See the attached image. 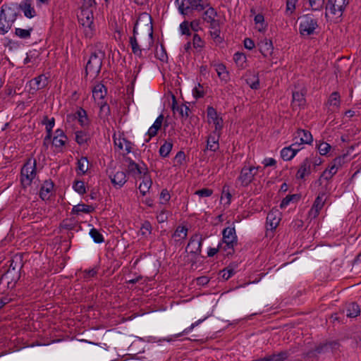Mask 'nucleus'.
Wrapping results in <instances>:
<instances>
[{"label": "nucleus", "instance_id": "obj_46", "mask_svg": "<svg viewBox=\"0 0 361 361\" xmlns=\"http://www.w3.org/2000/svg\"><path fill=\"white\" fill-rule=\"evenodd\" d=\"M32 30V27H29L27 29L16 28L15 35L21 39H29Z\"/></svg>", "mask_w": 361, "mask_h": 361}, {"label": "nucleus", "instance_id": "obj_42", "mask_svg": "<svg viewBox=\"0 0 361 361\" xmlns=\"http://www.w3.org/2000/svg\"><path fill=\"white\" fill-rule=\"evenodd\" d=\"M207 8H208L203 13L202 18L206 22L214 20L215 17L217 16V12L212 6H209Z\"/></svg>", "mask_w": 361, "mask_h": 361}, {"label": "nucleus", "instance_id": "obj_24", "mask_svg": "<svg viewBox=\"0 0 361 361\" xmlns=\"http://www.w3.org/2000/svg\"><path fill=\"white\" fill-rule=\"evenodd\" d=\"M31 0H23L19 5L20 8L23 11L25 17L33 18L36 15L35 10L32 6Z\"/></svg>", "mask_w": 361, "mask_h": 361}, {"label": "nucleus", "instance_id": "obj_56", "mask_svg": "<svg viewBox=\"0 0 361 361\" xmlns=\"http://www.w3.org/2000/svg\"><path fill=\"white\" fill-rule=\"evenodd\" d=\"M73 188L75 192L80 195H83L86 192L85 183L82 180H75L73 182Z\"/></svg>", "mask_w": 361, "mask_h": 361}, {"label": "nucleus", "instance_id": "obj_49", "mask_svg": "<svg viewBox=\"0 0 361 361\" xmlns=\"http://www.w3.org/2000/svg\"><path fill=\"white\" fill-rule=\"evenodd\" d=\"M219 248L220 251H224L226 252V255L228 257L229 255H233L235 252L234 247L235 245H230L224 243L222 240L219 243Z\"/></svg>", "mask_w": 361, "mask_h": 361}, {"label": "nucleus", "instance_id": "obj_1", "mask_svg": "<svg viewBox=\"0 0 361 361\" xmlns=\"http://www.w3.org/2000/svg\"><path fill=\"white\" fill-rule=\"evenodd\" d=\"M138 25H141L142 31L146 36V40L142 44L143 49L149 50L154 44L153 25L151 16L147 13H142L139 16L133 27V36L137 37Z\"/></svg>", "mask_w": 361, "mask_h": 361}, {"label": "nucleus", "instance_id": "obj_39", "mask_svg": "<svg viewBox=\"0 0 361 361\" xmlns=\"http://www.w3.org/2000/svg\"><path fill=\"white\" fill-rule=\"evenodd\" d=\"M279 221L280 219L275 218L273 213H269L267 217L266 223L267 230L272 231L275 229L278 226Z\"/></svg>", "mask_w": 361, "mask_h": 361}, {"label": "nucleus", "instance_id": "obj_59", "mask_svg": "<svg viewBox=\"0 0 361 361\" xmlns=\"http://www.w3.org/2000/svg\"><path fill=\"white\" fill-rule=\"evenodd\" d=\"M309 3L313 11H320L324 5V0H309Z\"/></svg>", "mask_w": 361, "mask_h": 361}, {"label": "nucleus", "instance_id": "obj_48", "mask_svg": "<svg viewBox=\"0 0 361 361\" xmlns=\"http://www.w3.org/2000/svg\"><path fill=\"white\" fill-rule=\"evenodd\" d=\"M90 235L95 243H102L104 241L103 235L95 228L90 229Z\"/></svg>", "mask_w": 361, "mask_h": 361}, {"label": "nucleus", "instance_id": "obj_31", "mask_svg": "<svg viewBox=\"0 0 361 361\" xmlns=\"http://www.w3.org/2000/svg\"><path fill=\"white\" fill-rule=\"evenodd\" d=\"M360 308L357 303L353 302L346 307V316L350 318H354L360 315Z\"/></svg>", "mask_w": 361, "mask_h": 361}, {"label": "nucleus", "instance_id": "obj_61", "mask_svg": "<svg viewBox=\"0 0 361 361\" xmlns=\"http://www.w3.org/2000/svg\"><path fill=\"white\" fill-rule=\"evenodd\" d=\"M331 146L325 142H322L317 145V149L321 155H326L331 149Z\"/></svg>", "mask_w": 361, "mask_h": 361}, {"label": "nucleus", "instance_id": "obj_44", "mask_svg": "<svg viewBox=\"0 0 361 361\" xmlns=\"http://www.w3.org/2000/svg\"><path fill=\"white\" fill-rule=\"evenodd\" d=\"M173 147V143L171 142L165 141V142L159 148V154L162 157H166L169 156L170 152Z\"/></svg>", "mask_w": 361, "mask_h": 361}, {"label": "nucleus", "instance_id": "obj_64", "mask_svg": "<svg viewBox=\"0 0 361 361\" xmlns=\"http://www.w3.org/2000/svg\"><path fill=\"white\" fill-rule=\"evenodd\" d=\"M289 350H282L279 353H274L276 357L277 361H284L288 358L290 355Z\"/></svg>", "mask_w": 361, "mask_h": 361}, {"label": "nucleus", "instance_id": "obj_9", "mask_svg": "<svg viewBox=\"0 0 361 361\" xmlns=\"http://www.w3.org/2000/svg\"><path fill=\"white\" fill-rule=\"evenodd\" d=\"M257 170V168H255L254 166H244L241 169L238 180L240 182L242 186L246 187L252 181L254 176L256 174Z\"/></svg>", "mask_w": 361, "mask_h": 361}, {"label": "nucleus", "instance_id": "obj_63", "mask_svg": "<svg viewBox=\"0 0 361 361\" xmlns=\"http://www.w3.org/2000/svg\"><path fill=\"white\" fill-rule=\"evenodd\" d=\"M204 43L198 34H194L192 37V46L195 49L202 48Z\"/></svg>", "mask_w": 361, "mask_h": 361}, {"label": "nucleus", "instance_id": "obj_4", "mask_svg": "<svg viewBox=\"0 0 361 361\" xmlns=\"http://www.w3.org/2000/svg\"><path fill=\"white\" fill-rule=\"evenodd\" d=\"M104 56L105 54L102 51L92 53L85 66V76L89 73L93 75L94 78L99 75Z\"/></svg>", "mask_w": 361, "mask_h": 361}, {"label": "nucleus", "instance_id": "obj_8", "mask_svg": "<svg viewBox=\"0 0 361 361\" xmlns=\"http://www.w3.org/2000/svg\"><path fill=\"white\" fill-rule=\"evenodd\" d=\"M202 240L203 239L200 234H194L189 240L186 247V251H188L191 255H200L202 251Z\"/></svg>", "mask_w": 361, "mask_h": 361}, {"label": "nucleus", "instance_id": "obj_23", "mask_svg": "<svg viewBox=\"0 0 361 361\" xmlns=\"http://www.w3.org/2000/svg\"><path fill=\"white\" fill-rule=\"evenodd\" d=\"M190 11H202L209 5L208 0H188Z\"/></svg>", "mask_w": 361, "mask_h": 361}, {"label": "nucleus", "instance_id": "obj_40", "mask_svg": "<svg viewBox=\"0 0 361 361\" xmlns=\"http://www.w3.org/2000/svg\"><path fill=\"white\" fill-rule=\"evenodd\" d=\"M300 198V195L298 194L288 195L283 198L280 204V208H286L291 202H296Z\"/></svg>", "mask_w": 361, "mask_h": 361}, {"label": "nucleus", "instance_id": "obj_6", "mask_svg": "<svg viewBox=\"0 0 361 361\" xmlns=\"http://www.w3.org/2000/svg\"><path fill=\"white\" fill-rule=\"evenodd\" d=\"M90 8L81 6L80 13L78 16L79 23L83 26L87 27L92 32L93 28V11Z\"/></svg>", "mask_w": 361, "mask_h": 361}, {"label": "nucleus", "instance_id": "obj_45", "mask_svg": "<svg viewBox=\"0 0 361 361\" xmlns=\"http://www.w3.org/2000/svg\"><path fill=\"white\" fill-rule=\"evenodd\" d=\"M328 104L330 106H334L336 107H339L341 104V96L339 92H332L329 98L328 99Z\"/></svg>", "mask_w": 361, "mask_h": 361}, {"label": "nucleus", "instance_id": "obj_14", "mask_svg": "<svg viewBox=\"0 0 361 361\" xmlns=\"http://www.w3.org/2000/svg\"><path fill=\"white\" fill-rule=\"evenodd\" d=\"M221 135V132L213 131L207 139L206 150L212 152H216L219 148V140Z\"/></svg>", "mask_w": 361, "mask_h": 361}, {"label": "nucleus", "instance_id": "obj_41", "mask_svg": "<svg viewBox=\"0 0 361 361\" xmlns=\"http://www.w3.org/2000/svg\"><path fill=\"white\" fill-rule=\"evenodd\" d=\"M336 169L334 166H329L321 174L319 180L322 179H324L326 180H329L332 178V177L337 173Z\"/></svg>", "mask_w": 361, "mask_h": 361}, {"label": "nucleus", "instance_id": "obj_12", "mask_svg": "<svg viewBox=\"0 0 361 361\" xmlns=\"http://www.w3.org/2000/svg\"><path fill=\"white\" fill-rule=\"evenodd\" d=\"M23 265H20L19 267H17L16 262H15V259L11 260L9 268L7 272L2 275L0 281L2 282L4 281H6L8 284H9V279H11V281H15L16 282L20 278V275L18 271H16V270L21 269Z\"/></svg>", "mask_w": 361, "mask_h": 361}, {"label": "nucleus", "instance_id": "obj_30", "mask_svg": "<svg viewBox=\"0 0 361 361\" xmlns=\"http://www.w3.org/2000/svg\"><path fill=\"white\" fill-rule=\"evenodd\" d=\"M33 82L35 90H39L44 88L48 85V78L44 75H40L31 80Z\"/></svg>", "mask_w": 361, "mask_h": 361}, {"label": "nucleus", "instance_id": "obj_36", "mask_svg": "<svg viewBox=\"0 0 361 361\" xmlns=\"http://www.w3.org/2000/svg\"><path fill=\"white\" fill-rule=\"evenodd\" d=\"M145 172V168L140 166L137 164H131V166H128V173L133 176L135 178H137L138 176L142 174L144 175Z\"/></svg>", "mask_w": 361, "mask_h": 361}, {"label": "nucleus", "instance_id": "obj_28", "mask_svg": "<svg viewBox=\"0 0 361 361\" xmlns=\"http://www.w3.org/2000/svg\"><path fill=\"white\" fill-rule=\"evenodd\" d=\"M163 121H164V116H163V114H160L157 118V119L155 120L153 125L148 130L147 135H149V138L157 135L158 130L161 127Z\"/></svg>", "mask_w": 361, "mask_h": 361}, {"label": "nucleus", "instance_id": "obj_15", "mask_svg": "<svg viewBox=\"0 0 361 361\" xmlns=\"http://www.w3.org/2000/svg\"><path fill=\"white\" fill-rule=\"evenodd\" d=\"M325 196V193H319V195L316 197L312 208L309 212V216L312 218H316L318 216L320 210L322 209L325 200H323V197Z\"/></svg>", "mask_w": 361, "mask_h": 361}, {"label": "nucleus", "instance_id": "obj_17", "mask_svg": "<svg viewBox=\"0 0 361 361\" xmlns=\"http://www.w3.org/2000/svg\"><path fill=\"white\" fill-rule=\"evenodd\" d=\"M246 83L252 90H258L260 87L259 73L255 71H249L245 75Z\"/></svg>", "mask_w": 361, "mask_h": 361}, {"label": "nucleus", "instance_id": "obj_27", "mask_svg": "<svg viewBox=\"0 0 361 361\" xmlns=\"http://www.w3.org/2000/svg\"><path fill=\"white\" fill-rule=\"evenodd\" d=\"M173 105H172L173 111H178L182 118L186 119L189 116V111H190V108L185 104H181L180 106H178V105L176 106V98L174 96L173 97Z\"/></svg>", "mask_w": 361, "mask_h": 361}, {"label": "nucleus", "instance_id": "obj_18", "mask_svg": "<svg viewBox=\"0 0 361 361\" xmlns=\"http://www.w3.org/2000/svg\"><path fill=\"white\" fill-rule=\"evenodd\" d=\"M310 160L305 158L300 164V167L296 173V178L304 179L306 176L311 173L312 165Z\"/></svg>", "mask_w": 361, "mask_h": 361}, {"label": "nucleus", "instance_id": "obj_25", "mask_svg": "<svg viewBox=\"0 0 361 361\" xmlns=\"http://www.w3.org/2000/svg\"><path fill=\"white\" fill-rule=\"evenodd\" d=\"M129 43L132 49V52L139 58L142 57V52H147L148 50L143 49V47L141 48L140 45H139L137 37L131 36L129 39Z\"/></svg>", "mask_w": 361, "mask_h": 361}, {"label": "nucleus", "instance_id": "obj_26", "mask_svg": "<svg viewBox=\"0 0 361 361\" xmlns=\"http://www.w3.org/2000/svg\"><path fill=\"white\" fill-rule=\"evenodd\" d=\"M54 183L51 180H46L42 185L39 191V197L43 200L49 198V193L54 188Z\"/></svg>", "mask_w": 361, "mask_h": 361}, {"label": "nucleus", "instance_id": "obj_43", "mask_svg": "<svg viewBox=\"0 0 361 361\" xmlns=\"http://www.w3.org/2000/svg\"><path fill=\"white\" fill-rule=\"evenodd\" d=\"M176 4L178 6L179 12L183 16L187 15L190 11L188 0H176Z\"/></svg>", "mask_w": 361, "mask_h": 361}, {"label": "nucleus", "instance_id": "obj_50", "mask_svg": "<svg viewBox=\"0 0 361 361\" xmlns=\"http://www.w3.org/2000/svg\"><path fill=\"white\" fill-rule=\"evenodd\" d=\"M13 23L8 22L6 19L0 17V35H5L11 28Z\"/></svg>", "mask_w": 361, "mask_h": 361}, {"label": "nucleus", "instance_id": "obj_32", "mask_svg": "<svg viewBox=\"0 0 361 361\" xmlns=\"http://www.w3.org/2000/svg\"><path fill=\"white\" fill-rule=\"evenodd\" d=\"M77 120L78 121L80 125L85 128L89 126V118L87 116V111L82 109V107H80L77 110Z\"/></svg>", "mask_w": 361, "mask_h": 361}, {"label": "nucleus", "instance_id": "obj_60", "mask_svg": "<svg viewBox=\"0 0 361 361\" xmlns=\"http://www.w3.org/2000/svg\"><path fill=\"white\" fill-rule=\"evenodd\" d=\"M156 57L162 62H167L168 55L163 44H161L160 51H157L155 54Z\"/></svg>", "mask_w": 361, "mask_h": 361}, {"label": "nucleus", "instance_id": "obj_16", "mask_svg": "<svg viewBox=\"0 0 361 361\" xmlns=\"http://www.w3.org/2000/svg\"><path fill=\"white\" fill-rule=\"evenodd\" d=\"M257 47L259 52L264 57L271 56L273 53L274 46L271 39L267 38L261 39L259 42H258Z\"/></svg>", "mask_w": 361, "mask_h": 361}, {"label": "nucleus", "instance_id": "obj_7", "mask_svg": "<svg viewBox=\"0 0 361 361\" xmlns=\"http://www.w3.org/2000/svg\"><path fill=\"white\" fill-rule=\"evenodd\" d=\"M17 4H3L0 11V17L6 19L8 22L13 23L18 14Z\"/></svg>", "mask_w": 361, "mask_h": 361}, {"label": "nucleus", "instance_id": "obj_29", "mask_svg": "<svg viewBox=\"0 0 361 361\" xmlns=\"http://www.w3.org/2000/svg\"><path fill=\"white\" fill-rule=\"evenodd\" d=\"M54 118H49L47 116H44L42 124L45 126L47 135L46 140H51L52 136V129L54 126Z\"/></svg>", "mask_w": 361, "mask_h": 361}, {"label": "nucleus", "instance_id": "obj_62", "mask_svg": "<svg viewBox=\"0 0 361 361\" xmlns=\"http://www.w3.org/2000/svg\"><path fill=\"white\" fill-rule=\"evenodd\" d=\"M345 157V154L336 157L333 159L329 166H334V168L338 171V169L343 164Z\"/></svg>", "mask_w": 361, "mask_h": 361}, {"label": "nucleus", "instance_id": "obj_2", "mask_svg": "<svg viewBox=\"0 0 361 361\" xmlns=\"http://www.w3.org/2000/svg\"><path fill=\"white\" fill-rule=\"evenodd\" d=\"M299 21V34L303 38L316 34L318 28V20L312 14H305L298 18Z\"/></svg>", "mask_w": 361, "mask_h": 361}, {"label": "nucleus", "instance_id": "obj_47", "mask_svg": "<svg viewBox=\"0 0 361 361\" xmlns=\"http://www.w3.org/2000/svg\"><path fill=\"white\" fill-rule=\"evenodd\" d=\"M216 71L217 73L218 76L225 81L227 80L228 77V73L226 71V68L224 64L219 63L216 65Z\"/></svg>", "mask_w": 361, "mask_h": 361}, {"label": "nucleus", "instance_id": "obj_10", "mask_svg": "<svg viewBox=\"0 0 361 361\" xmlns=\"http://www.w3.org/2000/svg\"><path fill=\"white\" fill-rule=\"evenodd\" d=\"M339 347V343L336 341H328L326 343H320L314 350H311L307 353V355L313 357L317 354L324 353Z\"/></svg>", "mask_w": 361, "mask_h": 361}, {"label": "nucleus", "instance_id": "obj_33", "mask_svg": "<svg viewBox=\"0 0 361 361\" xmlns=\"http://www.w3.org/2000/svg\"><path fill=\"white\" fill-rule=\"evenodd\" d=\"M238 267V264L235 262L231 263L227 267L224 268L221 273V277L225 280H228L231 276L235 274V269Z\"/></svg>", "mask_w": 361, "mask_h": 361}, {"label": "nucleus", "instance_id": "obj_21", "mask_svg": "<svg viewBox=\"0 0 361 361\" xmlns=\"http://www.w3.org/2000/svg\"><path fill=\"white\" fill-rule=\"evenodd\" d=\"M142 178V182L140 184L138 188L140 193L144 196L149 191L152 184L147 168H145V172L144 173Z\"/></svg>", "mask_w": 361, "mask_h": 361}, {"label": "nucleus", "instance_id": "obj_52", "mask_svg": "<svg viewBox=\"0 0 361 361\" xmlns=\"http://www.w3.org/2000/svg\"><path fill=\"white\" fill-rule=\"evenodd\" d=\"M233 60L238 66L243 68L246 62V56L243 53L236 52L233 55Z\"/></svg>", "mask_w": 361, "mask_h": 361}, {"label": "nucleus", "instance_id": "obj_5", "mask_svg": "<svg viewBox=\"0 0 361 361\" xmlns=\"http://www.w3.org/2000/svg\"><path fill=\"white\" fill-rule=\"evenodd\" d=\"M349 3V0H328L326 5V10H329L333 15L339 13L338 17H342Z\"/></svg>", "mask_w": 361, "mask_h": 361}, {"label": "nucleus", "instance_id": "obj_51", "mask_svg": "<svg viewBox=\"0 0 361 361\" xmlns=\"http://www.w3.org/2000/svg\"><path fill=\"white\" fill-rule=\"evenodd\" d=\"M87 133L84 130H78L75 133V142L82 145L87 142Z\"/></svg>", "mask_w": 361, "mask_h": 361}, {"label": "nucleus", "instance_id": "obj_13", "mask_svg": "<svg viewBox=\"0 0 361 361\" xmlns=\"http://www.w3.org/2000/svg\"><path fill=\"white\" fill-rule=\"evenodd\" d=\"M222 241L230 245H238V237L236 235L235 227H227L222 231Z\"/></svg>", "mask_w": 361, "mask_h": 361}, {"label": "nucleus", "instance_id": "obj_38", "mask_svg": "<svg viewBox=\"0 0 361 361\" xmlns=\"http://www.w3.org/2000/svg\"><path fill=\"white\" fill-rule=\"evenodd\" d=\"M305 104V99L303 94L299 92H293L292 105L293 107L302 106Z\"/></svg>", "mask_w": 361, "mask_h": 361}, {"label": "nucleus", "instance_id": "obj_57", "mask_svg": "<svg viewBox=\"0 0 361 361\" xmlns=\"http://www.w3.org/2000/svg\"><path fill=\"white\" fill-rule=\"evenodd\" d=\"M188 228L185 226H178L174 233L173 234V238L180 237L182 239H185L187 237Z\"/></svg>", "mask_w": 361, "mask_h": 361}, {"label": "nucleus", "instance_id": "obj_37", "mask_svg": "<svg viewBox=\"0 0 361 361\" xmlns=\"http://www.w3.org/2000/svg\"><path fill=\"white\" fill-rule=\"evenodd\" d=\"M106 87L101 83L97 84L92 90L93 96L99 99H103L106 96Z\"/></svg>", "mask_w": 361, "mask_h": 361}, {"label": "nucleus", "instance_id": "obj_58", "mask_svg": "<svg viewBox=\"0 0 361 361\" xmlns=\"http://www.w3.org/2000/svg\"><path fill=\"white\" fill-rule=\"evenodd\" d=\"M298 0H286V13L288 16L293 14L295 10V4Z\"/></svg>", "mask_w": 361, "mask_h": 361}, {"label": "nucleus", "instance_id": "obj_20", "mask_svg": "<svg viewBox=\"0 0 361 361\" xmlns=\"http://www.w3.org/2000/svg\"><path fill=\"white\" fill-rule=\"evenodd\" d=\"M111 183L114 187L121 188L127 181V176L124 171H117L113 176L109 175Z\"/></svg>", "mask_w": 361, "mask_h": 361}, {"label": "nucleus", "instance_id": "obj_53", "mask_svg": "<svg viewBox=\"0 0 361 361\" xmlns=\"http://www.w3.org/2000/svg\"><path fill=\"white\" fill-rule=\"evenodd\" d=\"M110 114L111 109L109 105L106 102L102 104L99 109V116L102 118L106 119L108 118Z\"/></svg>", "mask_w": 361, "mask_h": 361}, {"label": "nucleus", "instance_id": "obj_22", "mask_svg": "<svg viewBox=\"0 0 361 361\" xmlns=\"http://www.w3.org/2000/svg\"><path fill=\"white\" fill-rule=\"evenodd\" d=\"M298 141H295L292 145L284 147L281 151V157L285 161L291 160L299 151V149H293L292 147L298 145Z\"/></svg>", "mask_w": 361, "mask_h": 361}, {"label": "nucleus", "instance_id": "obj_34", "mask_svg": "<svg viewBox=\"0 0 361 361\" xmlns=\"http://www.w3.org/2000/svg\"><path fill=\"white\" fill-rule=\"evenodd\" d=\"M94 207L92 205H88L85 204H78L77 205L73 206L72 209V213L78 214L80 212H83L85 214H90L94 212Z\"/></svg>", "mask_w": 361, "mask_h": 361}, {"label": "nucleus", "instance_id": "obj_54", "mask_svg": "<svg viewBox=\"0 0 361 361\" xmlns=\"http://www.w3.org/2000/svg\"><path fill=\"white\" fill-rule=\"evenodd\" d=\"M221 30H212L210 31V35L216 45H219L224 42V38L220 36Z\"/></svg>", "mask_w": 361, "mask_h": 361}, {"label": "nucleus", "instance_id": "obj_11", "mask_svg": "<svg viewBox=\"0 0 361 361\" xmlns=\"http://www.w3.org/2000/svg\"><path fill=\"white\" fill-rule=\"evenodd\" d=\"M207 116L208 121L212 122L215 126L214 131L221 132L223 128V119L218 116L216 110L213 106H209L207 109Z\"/></svg>", "mask_w": 361, "mask_h": 361}, {"label": "nucleus", "instance_id": "obj_3", "mask_svg": "<svg viewBox=\"0 0 361 361\" xmlns=\"http://www.w3.org/2000/svg\"><path fill=\"white\" fill-rule=\"evenodd\" d=\"M37 174V161L35 159L29 158L23 164L20 170V183L25 188L30 185L32 180Z\"/></svg>", "mask_w": 361, "mask_h": 361}, {"label": "nucleus", "instance_id": "obj_35", "mask_svg": "<svg viewBox=\"0 0 361 361\" xmlns=\"http://www.w3.org/2000/svg\"><path fill=\"white\" fill-rule=\"evenodd\" d=\"M77 172L78 174L84 175L89 169V161L87 157H82L77 162Z\"/></svg>", "mask_w": 361, "mask_h": 361}, {"label": "nucleus", "instance_id": "obj_19", "mask_svg": "<svg viewBox=\"0 0 361 361\" xmlns=\"http://www.w3.org/2000/svg\"><path fill=\"white\" fill-rule=\"evenodd\" d=\"M297 136L294 138L295 141L299 138L300 142L298 144L310 145L313 142V137L309 130L303 129H298L296 131Z\"/></svg>", "mask_w": 361, "mask_h": 361}, {"label": "nucleus", "instance_id": "obj_55", "mask_svg": "<svg viewBox=\"0 0 361 361\" xmlns=\"http://www.w3.org/2000/svg\"><path fill=\"white\" fill-rule=\"evenodd\" d=\"M308 160L311 161L310 164L312 165L313 171H317V166L322 164V159L317 155L312 154L309 157H307Z\"/></svg>", "mask_w": 361, "mask_h": 361}]
</instances>
